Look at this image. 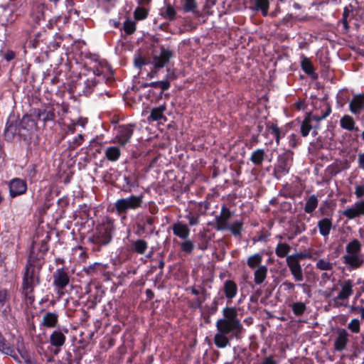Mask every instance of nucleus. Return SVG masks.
<instances>
[{
    "label": "nucleus",
    "mask_w": 364,
    "mask_h": 364,
    "mask_svg": "<svg viewBox=\"0 0 364 364\" xmlns=\"http://www.w3.org/2000/svg\"><path fill=\"white\" fill-rule=\"evenodd\" d=\"M105 154L107 160L110 161H116L120 157L121 151L117 146H109L105 150Z\"/></svg>",
    "instance_id": "35"
},
{
    "label": "nucleus",
    "mask_w": 364,
    "mask_h": 364,
    "mask_svg": "<svg viewBox=\"0 0 364 364\" xmlns=\"http://www.w3.org/2000/svg\"><path fill=\"white\" fill-rule=\"evenodd\" d=\"M230 217L231 213L230 210L225 205H223L221 208L220 215H216L215 218L216 223L215 229L220 231L227 230L229 225L228 221Z\"/></svg>",
    "instance_id": "14"
},
{
    "label": "nucleus",
    "mask_w": 364,
    "mask_h": 364,
    "mask_svg": "<svg viewBox=\"0 0 364 364\" xmlns=\"http://www.w3.org/2000/svg\"><path fill=\"white\" fill-rule=\"evenodd\" d=\"M316 267L320 270H331L333 269V264L328 259H320L317 261Z\"/></svg>",
    "instance_id": "45"
},
{
    "label": "nucleus",
    "mask_w": 364,
    "mask_h": 364,
    "mask_svg": "<svg viewBox=\"0 0 364 364\" xmlns=\"http://www.w3.org/2000/svg\"><path fill=\"white\" fill-rule=\"evenodd\" d=\"M301 67L303 71L311 76L313 79H316L318 75L315 73L313 64L309 58L302 55L301 56Z\"/></svg>",
    "instance_id": "27"
},
{
    "label": "nucleus",
    "mask_w": 364,
    "mask_h": 364,
    "mask_svg": "<svg viewBox=\"0 0 364 364\" xmlns=\"http://www.w3.org/2000/svg\"><path fill=\"white\" fill-rule=\"evenodd\" d=\"M26 189V182L20 178H14L9 183V193L12 198L23 194Z\"/></svg>",
    "instance_id": "16"
},
{
    "label": "nucleus",
    "mask_w": 364,
    "mask_h": 364,
    "mask_svg": "<svg viewBox=\"0 0 364 364\" xmlns=\"http://www.w3.org/2000/svg\"><path fill=\"white\" fill-rule=\"evenodd\" d=\"M69 283V273L64 267L57 269L53 274V285L58 292L63 291Z\"/></svg>",
    "instance_id": "8"
},
{
    "label": "nucleus",
    "mask_w": 364,
    "mask_h": 364,
    "mask_svg": "<svg viewBox=\"0 0 364 364\" xmlns=\"http://www.w3.org/2000/svg\"><path fill=\"white\" fill-rule=\"evenodd\" d=\"M348 333L346 330L342 329L338 332V337L334 342V349L337 351H342L346 347L348 341Z\"/></svg>",
    "instance_id": "26"
},
{
    "label": "nucleus",
    "mask_w": 364,
    "mask_h": 364,
    "mask_svg": "<svg viewBox=\"0 0 364 364\" xmlns=\"http://www.w3.org/2000/svg\"><path fill=\"white\" fill-rule=\"evenodd\" d=\"M134 126L131 124L119 126L117 129L116 139L121 146L127 144L134 132Z\"/></svg>",
    "instance_id": "12"
},
{
    "label": "nucleus",
    "mask_w": 364,
    "mask_h": 364,
    "mask_svg": "<svg viewBox=\"0 0 364 364\" xmlns=\"http://www.w3.org/2000/svg\"><path fill=\"white\" fill-rule=\"evenodd\" d=\"M263 260V255L261 253H255L252 255H250L247 258V266L252 269H255L258 268L259 266H263L262 264Z\"/></svg>",
    "instance_id": "31"
},
{
    "label": "nucleus",
    "mask_w": 364,
    "mask_h": 364,
    "mask_svg": "<svg viewBox=\"0 0 364 364\" xmlns=\"http://www.w3.org/2000/svg\"><path fill=\"white\" fill-rule=\"evenodd\" d=\"M66 336L62 331L55 330L52 332L49 338V342L50 345L55 348L54 353L55 355L59 353L60 348L64 346Z\"/></svg>",
    "instance_id": "15"
},
{
    "label": "nucleus",
    "mask_w": 364,
    "mask_h": 364,
    "mask_svg": "<svg viewBox=\"0 0 364 364\" xmlns=\"http://www.w3.org/2000/svg\"><path fill=\"white\" fill-rule=\"evenodd\" d=\"M270 129H271V134L275 138L277 144H279V139H280V129L277 127V125L272 124L270 127Z\"/></svg>",
    "instance_id": "55"
},
{
    "label": "nucleus",
    "mask_w": 364,
    "mask_h": 364,
    "mask_svg": "<svg viewBox=\"0 0 364 364\" xmlns=\"http://www.w3.org/2000/svg\"><path fill=\"white\" fill-rule=\"evenodd\" d=\"M18 122L19 126L18 136L24 140L31 135L37 126L36 120L28 114L23 115Z\"/></svg>",
    "instance_id": "6"
},
{
    "label": "nucleus",
    "mask_w": 364,
    "mask_h": 364,
    "mask_svg": "<svg viewBox=\"0 0 364 364\" xmlns=\"http://www.w3.org/2000/svg\"><path fill=\"white\" fill-rule=\"evenodd\" d=\"M0 352L10 355L16 361L21 363V360L17 354L15 352L14 348H12L9 343H7L6 338L3 336L1 333L0 332Z\"/></svg>",
    "instance_id": "21"
},
{
    "label": "nucleus",
    "mask_w": 364,
    "mask_h": 364,
    "mask_svg": "<svg viewBox=\"0 0 364 364\" xmlns=\"http://www.w3.org/2000/svg\"><path fill=\"white\" fill-rule=\"evenodd\" d=\"M341 215L348 220L364 216V200L355 202L341 212Z\"/></svg>",
    "instance_id": "10"
},
{
    "label": "nucleus",
    "mask_w": 364,
    "mask_h": 364,
    "mask_svg": "<svg viewBox=\"0 0 364 364\" xmlns=\"http://www.w3.org/2000/svg\"><path fill=\"white\" fill-rule=\"evenodd\" d=\"M293 161V152L287 150L278 157L277 164L275 167V173L279 176L287 174L291 166Z\"/></svg>",
    "instance_id": "7"
},
{
    "label": "nucleus",
    "mask_w": 364,
    "mask_h": 364,
    "mask_svg": "<svg viewBox=\"0 0 364 364\" xmlns=\"http://www.w3.org/2000/svg\"><path fill=\"white\" fill-rule=\"evenodd\" d=\"M216 333L214 336V344L218 348H225L230 345L233 338L240 340L245 328L238 318L237 310L235 307H225L223 309V318L215 323Z\"/></svg>",
    "instance_id": "1"
},
{
    "label": "nucleus",
    "mask_w": 364,
    "mask_h": 364,
    "mask_svg": "<svg viewBox=\"0 0 364 364\" xmlns=\"http://www.w3.org/2000/svg\"><path fill=\"white\" fill-rule=\"evenodd\" d=\"M148 16V11L143 7H137L134 12V17L137 21L145 19Z\"/></svg>",
    "instance_id": "47"
},
{
    "label": "nucleus",
    "mask_w": 364,
    "mask_h": 364,
    "mask_svg": "<svg viewBox=\"0 0 364 364\" xmlns=\"http://www.w3.org/2000/svg\"><path fill=\"white\" fill-rule=\"evenodd\" d=\"M265 151L262 149L255 150L250 158L251 162L255 166H260L264 160Z\"/></svg>",
    "instance_id": "34"
},
{
    "label": "nucleus",
    "mask_w": 364,
    "mask_h": 364,
    "mask_svg": "<svg viewBox=\"0 0 364 364\" xmlns=\"http://www.w3.org/2000/svg\"><path fill=\"white\" fill-rule=\"evenodd\" d=\"M364 108V94L355 95L349 103V109L353 114H359Z\"/></svg>",
    "instance_id": "20"
},
{
    "label": "nucleus",
    "mask_w": 364,
    "mask_h": 364,
    "mask_svg": "<svg viewBox=\"0 0 364 364\" xmlns=\"http://www.w3.org/2000/svg\"><path fill=\"white\" fill-rule=\"evenodd\" d=\"M173 53L171 50L161 47V53L159 55H154L152 64L156 70H159L164 67L168 63L170 59L173 57Z\"/></svg>",
    "instance_id": "13"
},
{
    "label": "nucleus",
    "mask_w": 364,
    "mask_h": 364,
    "mask_svg": "<svg viewBox=\"0 0 364 364\" xmlns=\"http://www.w3.org/2000/svg\"><path fill=\"white\" fill-rule=\"evenodd\" d=\"M134 63V65L138 68H141L144 65H145L144 58L139 55L135 57Z\"/></svg>",
    "instance_id": "62"
},
{
    "label": "nucleus",
    "mask_w": 364,
    "mask_h": 364,
    "mask_svg": "<svg viewBox=\"0 0 364 364\" xmlns=\"http://www.w3.org/2000/svg\"><path fill=\"white\" fill-rule=\"evenodd\" d=\"M172 230L174 235L182 240L188 238L190 229L188 226L182 222H177L172 225Z\"/></svg>",
    "instance_id": "23"
},
{
    "label": "nucleus",
    "mask_w": 364,
    "mask_h": 364,
    "mask_svg": "<svg viewBox=\"0 0 364 364\" xmlns=\"http://www.w3.org/2000/svg\"><path fill=\"white\" fill-rule=\"evenodd\" d=\"M361 243L358 240H353L346 247V255L359 254L361 250Z\"/></svg>",
    "instance_id": "37"
},
{
    "label": "nucleus",
    "mask_w": 364,
    "mask_h": 364,
    "mask_svg": "<svg viewBox=\"0 0 364 364\" xmlns=\"http://www.w3.org/2000/svg\"><path fill=\"white\" fill-rule=\"evenodd\" d=\"M221 299H223V298L215 297L213 299L210 306L211 313H215L218 310L219 301Z\"/></svg>",
    "instance_id": "60"
},
{
    "label": "nucleus",
    "mask_w": 364,
    "mask_h": 364,
    "mask_svg": "<svg viewBox=\"0 0 364 364\" xmlns=\"http://www.w3.org/2000/svg\"><path fill=\"white\" fill-rule=\"evenodd\" d=\"M148 248V243L142 239L136 240L133 242V250L139 254L143 255Z\"/></svg>",
    "instance_id": "39"
},
{
    "label": "nucleus",
    "mask_w": 364,
    "mask_h": 364,
    "mask_svg": "<svg viewBox=\"0 0 364 364\" xmlns=\"http://www.w3.org/2000/svg\"><path fill=\"white\" fill-rule=\"evenodd\" d=\"M43 263L37 261L31 254L24 267L21 287V294L26 299L29 300L31 303L35 300L33 295L34 289L41 283L40 272Z\"/></svg>",
    "instance_id": "2"
},
{
    "label": "nucleus",
    "mask_w": 364,
    "mask_h": 364,
    "mask_svg": "<svg viewBox=\"0 0 364 364\" xmlns=\"http://www.w3.org/2000/svg\"><path fill=\"white\" fill-rule=\"evenodd\" d=\"M185 241L181 244V249L182 251L191 254L194 249V243L190 240H184Z\"/></svg>",
    "instance_id": "51"
},
{
    "label": "nucleus",
    "mask_w": 364,
    "mask_h": 364,
    "mask_svg": "<svg viewBox=\"0 0 364 364\" xmlns=\"http://www.w3.org/2000/svg\"><path fill=\"white\" fill-rule=\"evenodd\" d=\"M355 310H357L361 316V318L364 320V307L363 306H357L355 308Z\"/></svg>",
    "instance_id": "64"
},
{
    "label": "nucleus",
    "mask_w": 364,
    "mask_h": 364,
    "mask_svg": "<svg viewBox=\"0 0 364 364\" xmlns=\"http://www.w3.org/2000/svg\"><path fill=\"white\" fill-rule=\"evenodd\" d=\"M299 138L296 134H291L289 136V144L291 147H296L299 142Z\"/></svg>",
    "instance_id": "57"
},
{
    "label": "nucleus",
    "mask_w": 364,
    "mask_h": 364,
    "mask_svg": "<svg viewBox=\"0 0 364 364\" xmlns=\"http://www.w3.org/2000/svg\"><path fill=\"white\" fill-rule=\"evenodd\" d=\"M311 257L310 254L302 252H296L287 257V264L295 282H301L304 280L303 269L300 264V260Z\"/></svg>",
    "instance_id": "4"
},
{
    "label": "nucleus",
    "mask_w": 364,
    "mask_h": 364,
    "mask_svg": "<svg viewBox=\"0 0 364 364\" xmlns=\"http://www.w3.org/2000/svg\"><path fill=\"white\" fill-rule=\"evenodd\" d=\"M268 268L267 266H259L254 272V282L256 285L262 284L267 277Z\"/></svg>",
    "instance_id": "29"
},
{
    "label": "nucleus",
    "mask_w": 364,
    "mask_h": 364,
    "mask_svg": "<svg viewBox=\"0 0 364 364\" xmlns=\"http://www.w3.org/2000/svg\"><path fill=\"white\" fill-rule=\"evenodd\" d=\"M35 113L36 114L38 119L43 121L44 123L53 121L55 117L54 111L52 109H37L35 111Z\"/></svg>",
    "instance_id": "32"
},
{
    "label": "nucleus",
    "mask_w": 364,
    "mask_h": 364,
    "mask_svg": "<svg viewBox=\"0 0 364 364\" xmlns=\"http://www.w3.org/2000/svg\"><path fill=\"white\" fill-rule=\"evenodd\" d=\"M223 290L226 299L232 300L237 295V285L234 281L228 279L224 282Z\"/></svg>",
    "instance_id": "25"
},
{
    "label": "nucleus",
    "mask_w": 364,
    "mask_h": 364,
    "mask_svg": "<svg viewBox=\"0 0 364 364\" xmlns=\"http://www.w3.org/2000/svg\"><path fill=\"white\" fill-rule=\"evenodd\" d=\"M260 364H278V363L275 360L274 355H269L264 357Z\"/></svg>",
    "instance_id": "56"
},
{
    "label": "nucleus",
    "mask_w": 364,
    "mask_h": 364,
    "mask_svg": "<svg viewBox=\"0 0 364 364\" xmlns=\"http://www.w3.org/2000/svg\"><path fill=\"white\" fill-rule=\"evenodd\" d=\"M355 195L357 198L364 197V185H357L355 188Z\"/></svg>",
    "instance_id": "58"
},
{
    "label": "nucleus",
    "mask_w": 364,
    "mask_h": 364,
    "mask_svg": "<svg viewBox=\"0 0 364 364\" xmlns=\"http://www.w3.org/2000/svg\"><path fill=\"white\" fill-rule=\"evenodd\" d=\"M19 126L17 121L8 120L4 129V136L7 141H11L14 136L18 135Z\"/></svg>",
    "instance_id": "22"
},
{
    "label": "nucleus",
    "mask_w": 364,
    "mask_h": 364,
    "mask_svg": "<svg viewBox=\"0 0 364 364\" xmlns=\"http://www.w3.org/2000/svg\"><path fill=\"white\" fill-rule=\"evenodd\" d=\"M123 28L127 34L131 35L136 31V23L132 20L127 19L124 21Z\"/></svg>",
    "instance_id": "48"
},
{
    "label": "nucleus",
    "mask_w": 364,
    "mask_h": 364,
    "mask_svg": "<svg viewBox=\"0 0 364 364\" xmlns=\"http://www.w3.org/2000/svg\"><path fill=\"white\" fill-rule=\"evenodd\" d=\"M331 112V106L328 103H324L321 112L316 109L314 112L307 113L301 124L300 132L301 136H307L311 131L312 135H317L318 130L320 129L321 121L326 119Z\"/></svg>",
    "instance_id": "3"
},
{
    "label": "nucleus",
    "mask_w": 364,
    "mask_h": 364,
    "mask_svg": "<svg viewBox=\"0 0 364 364\" xmlns=\"http://www.w3.org/2000/svg\"><path fill=\"white\" fill-rule=\"evenodd\" d=\"M18 352L21 355V358L22 360L26 363V364H31L32 362L31 360V357L28 351L23 348H20L19 346H18Z\"/></svg>",
    "instance_id": "53"
},
{
    "label": "nucleus",
    "mask_w": 364,
    "mask_h": 364,
    "mask_svg": "<svg viewBox=\"0 0 364 364\" xmlns=\"http://www.w3.org/2000/svg\"><path fill=\"white\" fill-rule=\"evenodd\" d=\"M291 250V247L287 243L279 242L277 244L275 248V254L278 257L283 258L287 257L288 253Z\"/></svg>",
    "instance_id": "36"
},
{
    "label": "nucleus",
    "mask_w": 364,
    "mask_h": 364,
    "mask_svg": "<svg viewBox=\"0 0 364 364\" xmlns=\"http://www.w3.org/2000/svg\"><path fill=\"white\" fill-rule=\"evenodd\" d=\"M171 85L168 80H161V81H155L151 82L149 83H145L144 84V87H151L154 88H159L160 92H159V97H162V95L164 92L166 90H168L170 87Z\"/></svg>",
    "instance_id": "33"
},
{
    "label": "nucleus",
    "mask_w": 364,
    "mask_h": 364,
    "mask_svg": "<svg viewBox=\"0 0 364 364\" xmlns=\"http://www.w3.org/2000/svg\"><path fill=\"white\" fill-rule=\"evenodd\" d=\"M293 314L296 316H301L306 310V306L304 303L296 301L291 305Z\"/></svg>",
    "instance_id": "42"
},
{
    "label": "nucleus",
    "mask_w": 364,
    "mask_h": 364,
    "mask_svg": "<svg viewBox=\"0 0 364 364\" xmlns=\"http://www.w3.org/2000/svg\"><path fill=\"white\" fill-rule=\"evenodd\" d=\"M100 78H102L100 72L97 70L93 71L92 75L89 77L84 82L83 93L85 95H90L95 87L100 82Z\"/></svg>",
    "instance_id": "17"
},
{
    "label": "nucleus",
    "mask_w": 364,
    "mask_h": 364,
    "mask_svg": "<svg viewBox=\"0 0 364 364\" xmlns=\"http://www.w3.org/2000/svg\"><path fill=\"white\" fill-rule=\"evenodd\" d=\"M143 195H131L127 198L118 199L114 203V208L119 214H125L129 210L140 208L143 204Z\"/></svg>",
    "instance_id": "5"
},
{
    "label": "nucleus",
    "mask_w": 364,
    "mask_h": 364,
    "mask_svg": "<svg viewBox=\"0 0 364 364\" xmlns=\"http://www.w3.org/2000/svg\"><path fill=\"white\" fill-rule=\"evenodd\" d=\"M112 240L111 230L107 227H101L96 233L89 239L92 243L99 245H106Z\"/></svg>",
    "instance_id": "11"
},
{
    "label": "nucleus",
    "mask_w": 364,
    "mask_h": 364,
    "mask_svg": "<svg viewBox=\"0 0 364 364\" xmlns=\"http://www.w3.org/2000/svg\"><path fill=\"white\" fill-rule=\"evenodd\" d=\"M9 300V291L6 289L0 287V314L4 317H6L11 311Z\"/></svg>",
    "instance_id": "18"
},
{
    "label": "nucleus",
    "mask_w": 364,
    "mask_h": 364,
    "mask_svg": "<svg viewBox=\"0 0 364 364\" xmlns=\"http://www.w3.org/2000/svg\"><path fill=\"white\" fill-rule=\"evenodd\" d=\"M124 181L129 188H134L138 186L137 176L135 173L129 172L124 175Z\"/></svg>",
    "instance_id": "43"
},
{
    "label": "nucleus",
    "mask_w": 364,
    "mask_h": 364,
    "mask_svg": "<svg viewBox=\"0 0 364 364\" xmlns=\"http://www.w3.org/2000/svg\"><path fill=\"white\" fill-rule=\"evenodd\" d=\"M255 6L256 10H261L264 16L267 15L269 7V2L268 0H255Z\"/></svg>",
    "instance_id": "44"
},
{
    "label": "nucleus",
    "mask_w": 364,
    "mask_h": 364,
    "mask_svg": "<svg viewBox=\"0 0 364 364\" xmlns=\"http://www.w3.org/2000/svg\"><path fill=\"white\" fill-rule=\"evenodd\" d=\"M185 218L188 220L189 225L193 226L199 223L200 215L198 214L193 215L190 213L185 216Z\"/></svg>",
    "instance_id": "54"
},
{
    "label": "nucleus",
    "mask_w": 364,
    "mask_h": 364,
    "mask_svg": "<svg viewBox=\"0 0 364 364\" xmlns=\"http://www.w3.org/2000/svg\"><path fill=\"white\" fill-rule=\"evenodd\" d=\"M183 1V9L186 12H193L197 8L196 0H182Z\"/></svg>",
    "instance_id": "49"
},
{
    "label": "nucleus",
    "mask_w": 364,
    "mask_h": 364,
    "mask_svg": "<svg viewBox=\"0 0 364 364\" xmlns=\"http://www.w3.org/2000/svg\"><path fill=\"white\" fill-rule=\"evenodd\" d=\"M283 287H285L286 290H287L289 292H291L294 290L295 284L289 281H284L282 284Z\"/></svg>",
    "instance_id": "61"
},
{
    "label": "nucleus",
    "mask_w": 364,
    "mask_h": 364,
    "mask_svg": "<svg viewBox=\"0 0 364 364\" xmlns=\"http://www.w3.org/2000/svg\"><path fill=\"white\" fill-rule=\"evenodd\" d=\"M341 289L337 296L333 301L336 306L343 305V301H346L353 294V284L350 279L344 280L340 284Z\"/></svg>",
    "instance_id": "9"
},
{
    "label": "nucleus",
    "mask_w": 364,
    "mask_h": 364,
    "mask_svg": "<svg viewBox=\"0 0 364 364\" xmlns=\"http://www.w3.org/2000/svg\"><path fill=\"white\" fill-rule=\"evenodd\" d=\"M242 225H243L242 221L235 220L231 225H228L227 230H230L234 236L240 237H241V231L242 230Z\"/></svg>",
    "instance_id": "41"
},
{
    "label": "nucleus",
    "mask_w": 364,
    "mask_h": 364,
    "mask_svg": "<svg viewBox=\"0 0 364 364\" xmlns=\"http://www.w3.org/2000/svg\"><path fill=\"white\" fill-rule=\"evenodd\" d=\"M84 140V136L82 134H79L76 136L73 141L72 146L73 148H75L76 146H80Z\"/></svg>",
    "instance_id": "59"
},
{
    "label": "nucleus",
    "mask_w": 364,
    "mask_h": 364,
    "mask_svg": "<svg viewBox=\"0 0 364 364\" xmlns=\"http://www.w3.org/2000/svg\"><path fill=\"white\" fill-rule=\"evenodd\" d=\"M58 321V315L54 312H46L42 318L41 325L47 328H54Z\"/></svg>",
    "instance_id": "28"
},
{
    "label": "nucleus",
    "mask_w": 364,
    "mask_h": 364,
    "mask_svg": "<svg viewBox=\"0 0 364 364\" xmlns=\"http://www.w3.org/2000/svg\"><path fill=\"white\" fill-rule=\"evenodd\" d=\"M318 198L315 195H311L306 200L304 211L307 213H311L318 205Z\"/></svg>",
    "instance_id": "40"
},
{
    "label": "nucleus",
    "mask_w": 364,
    "mask_h": 364,
    "mask_svg": "<svg viewBox=\"0 0 364 364\" xmlns=\"http://www.w3.org/2000/svg\"><path fill=\"white\" fill-rule=\"evenodd\" d=\"M317 226L319 230V233L322 236L326 237L330 234L332 228V221L330 218H325L318 222Z\"/></svg>",
    "instance_id": "30"
},
{
    "label": "nucleus",
    "mask_w": 364,
    "mask_h": 364,
    "mask_svg": "<svg viewBox=\"0 0 364 364\" xmlns=\"http://www.w3.org/2000/svg\"><path fill=\"white\" fill-rule=\"evenodd\" d=\"M358 166L359 168L364 170V152L358 155Z\"/></svg>",
    "instance_id": "63"
},
{
    "label": "nucleus",
    "mask_w": 364,
    "mask_h": 364,
    "mask_svg": "<svg viewBox=\"0 0 364 364\" xmlns=\"http://www.w3.org/2000/svg\"><path fill=\"white\" fill-rule=\"evenodd\" d=\"M343 258V262L353 269L361 267L364 262L360 254L345 255Z\"/></svg>",
    "instance_id": "24"
},
{
    "label": "nucleus",
    "mask_w": 364,
    "mask_h": 364,
    "mask_svg": "<svg viewBox=\"0 0 364 364\" xmlns=\"http://www.w3.org/2000/svg\"><path fill=\"white\" fill-rule=\"evenodd\" d=\"M166 110V104L159 105V107H153L151 109L150 115L148 117L147 120L149 122L163 121L166 122L167 118L164 114Z\"/></svg>",
    "instance_id": "19"
},
{
    "label": "nucleus",
    "mask_w": 364,
    "mask_h": 364,
    "mask_svg": "<svg viewBox=\"0 0 364 364\" xmlns=\"http://www.w3.org/2000/svg\"><path fill=\"white\" fill-rule=\"evenodd\" d=\"M355 17V12L352 5L346 6L343 9V18L346 21H350Z\"/></svg>",
    "instance_id": "46"
},
{
    "label": "nucleus",
    "mask_w": 364,
    "mask_h": 364,
    "mask_svg": "<svg viewBox=\"0 0 364 364\" xmlns=\"http://www.w3.org/2000/svg\"><path fill=\"white\" fill-rule=\"evenodd\" d=\"M348 328L354 333H358L360 331V323L358 318L352 319L348 324Z\"/></svg>",
    "instance_id": "50"
},
{
    "label": "nucleus",
    "mask_w": 364,
    "mask_h": 364,
    "mask_svg": "<svg viewBox=\"0 0 364 364\" xmlns=\"http://www.w3.org/2000/svg\"><path fill=\"white\" fill-rule=\"evenodd\" d=\"M355 121L353 118L349 115H344L340 120L341 128L348 131H352L355 129Z\"/></svg>",
    "instance_id": "38"
},
{
    "label": "nucleus",
    "mask_w": 364,
    "mask_h": 364,
    "mask_svg": "<svg viewBox=\"0 0 364 364\" xmlns=\"http://www.w3.org/2000/svg\"><path fill=\"white\" fill-rule=\"evenodd\" d=\"M162 15L164 16V18L171 21L175 18L176 11L172 6L168 5L166 7V10Z\"/></svg>",
    "instance_id": "52"
}]
</instances>
